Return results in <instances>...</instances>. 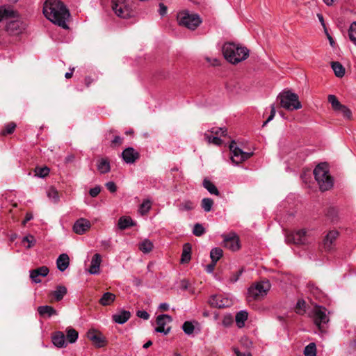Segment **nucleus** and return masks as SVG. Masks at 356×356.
I'll return each instance as SVG.
<instances>
[{
    "label": "nucleus",
    "instance_id": "338daca9",
    "mask_svg": "<svg viewBox=\"0 0 356 356\" xmlns=\"http://www.w3.org/2000/svg\"><path fill=\"white\" fill-rule=\"evenodd\" d=\"M216 264V263L212 262V264L207 265L206 267V271L209 273H213L215 268Z\"/></svg>",
    "mask_w": 356,
    "mask_h": 356
},
{
    "label": "nucleus",
    "instance_id": "0e129e2a",
    "mask_svg": "<svg viewBox=\"0 0 356 356\" xmlns=\"http://www.w3.org/2000/svg\"><path fill=\"white\" fill-rule=\"evenodd\" d=\"M101 245L104 250H107L111 247V240H103L101 241Z\"/></svg>",
    "mask_w": 356,
    "mask_h": 356
},
{
    "label": "nucleus",
    "instance_id": "37998d69",
    "mask_svg": "<svg viewBox=\"0 0 356 356\" xmlns=\"http://www.w3.org/2000/svg\"><path fill=\"white\" fill-rule=\"evenodd\" d=\"M350 40L356 45V22L351 24L348 30Z\"/></svg>",
    "mask_w": 356,
    "mask_h": 356
},
{
    "label": "nucleus",
    "instance_id": "aec40b11",
    "mask_svg": "<svg viewBox=\"0 0 356 356\" xmlns=\"http://www.w3.org/2000/svg\"><path fill=\"white\" fill-rule=\"evenodd\" d=\"M131 317V313L127 310H120L113 315V321L118 324L125 323Z\"/></svg>",
    "mask_w": 356,
    "mask_h": 356
},
{
    "label": "nucleus",
    "instance_id": "4be33fe9",
    "mask_svg": "<svg viewBox=\"0 0 356 356\" xmlns=\"http://www.w3.org/2000/svg\"><path fill=\"white\" fill-rule=\"evenodd\" d=\"M52 342L58 348H63L67 346L65 334L60 331L56 332L53 334Z\"/></svg>",
    "mask_w": 356,
    "mask_h": 356
},
{
    "label": "nucleus",
    "instance_id": "f8f14e48",
    "mask_svg": "<svg viewBox=\"0 0 356 356\" xmlns=\"http://www.w3.org/2000/svg\"><path fill=\"white\" fill-rule=\"evenodd\" d=\"M224 246L232 251H236L240 248L239 238L235 233L222 235Z\"/></svg>",
    "mask_w": 356,
    "mask_h": 356
},
{
    "label": "nucleus",
    "instance_id": "4d7b16f0",
    "mask_svg": "<svg viewBox=\"0 0 356 356\" xmlns=\"http://www.w3.org/2000/svg\"><path fill=\"white\" fill-rule=\"evenodd\" d=\"M136 315L138 317L144 320H148L149 318V314L144 310H138L136 313Z\"/></svg>",
    "mask_w": 356,
    "mask_h": 356
},
{
    "label": "nucleus",
    "instance_id": "680f3d73",
    "mask_svg": "<svg viewBox=\"0 0 356 356\" xmlns=\"http://www.w3.org/2000/svg\"><path fill=\"white\" fill-rule=\"evenodd\" d=\"M159 13L161 16H164L167 13V7L162 3H159Z\"/></svg>",
    "mask_w": 356,
    "mask_h": 356
},
{
    "label": "nucleus",
    "instance_id": "72a5a7b5",
    "mask_svg": "<svg viewBox=\"0 0 356 356\" xmlns=\"http://www.w3.org/2000/svg\"><path fill=\"white\" fill-rule=\"evenodd\" d=\"M222 250L220 248H212L210 252V257L212 262L217 263V261L222 257Z\"/></svg>",
    "mask_w": 356,
    "mask_h": 356
},
{
    "label": "nucleus",
    "instance_id": "79ce46f5",
    "mask_svg": "<svg viewBox=\"0 0 356 356\" xmlns=\"http://www.w3.org/2000/svg\"><path fill=\"white\" fill-rule=\"evenodd\" d=\"M204 138L209 143H213L216 145H220L222 143V140L219 137L210 136L208 133H205Z\"/></svg>",
    "mask_w": 356,
    "mask_h": 356
},
{
    "label": "nucleus",
    "instance_id": "09e8293b",
    "mask_svg": "<svg viewBox=\"0 0 356 356\" xmlns=\"http://www.w3.org/2000/svg\"><path fill=\"white\" fill-rule=\"evenodd\" d=\"M337 111L340 112L345 118L350 119L352 113L350 110L345 105H342Z\"/></svg>",
    "mask_w": 356,
    "mask_h": 356
},
{
    "label": "nucleus",
    "instance_id": "0eeeda50",
    "mask_svg": "<svg viewBox=\"0 0 356 356\" xmlns=\"http://www.w3.org/2000/svg\"><path fill=\"white\" fill-rule=\"evenodd\" d=\"M269 281H262L250 286L248 290V298L259 300L263 298L270 289Z\"/></svg>",
    "mask_w": 356,
    "mask_h": 356
},
{
    "label": "nucleus",
    "instance_id": "dca6fc26",
    "mask_svg": "<svg viewBox=\"0 0 356 356\" xmlns=\"http://www.w3.org/2000/svg\"><path fill=\"white\" fill-rule=\"evenodd\" d=\"M91 226L89 220L86 218H80L77 220L73 226L74 232L77 234H84Z\"/></svg>",
    "mask_w": 356,
    "mask_h": 356
},
{
    "label": "nucleus",
    "instance_id": "de8ad7c7",
    "mask_svg": "<svg viewBox=\"0 0 356 356\" xmlns=\"http://www.w3.org/2000/svg\"><path fill=\"white\" fill-rule=\"evenodd\" d=\"M22 243H24V242L28 243L26 248L29 249L35 245V244L36 243V240L35 239L33 236L29 234L28 236H24L22 238Z\"/></svg>",
    "mask_w": 356,
    "mask_h": 356
},
{
    "label": "nucleus",
    "instance_id": "473e14b6",
    "mask_svg": "<svg viewBox=\"0 0 356 356\" xmlns=\"http://www.w3.org/2000/svg\"><path fill=\"white\" fill-rule=\"evenodd\" d=\"M66 333H67L66 338L69 343H73L77 340L79 334H78V332L76 331L74 328H72V327L67 328L66 330Z\"/></svg>",
    "mask_w": 356,
    "mask_h": 356
},
{
    "label": "nucleus",
    "instance_id": "20e7f679",
    "mask_svg": "<svg viewBox=\"0 0 356 356\" xmlns=\"http://www.w3.org/2000/svg\"><path fill=\"white\" fill-rule=\"evenodd\" d=\"M314 175L321 191H325L332 187L333 179L329 175L328 167L325 163L316 165L314 170Z\"/></svg>",
    "mask_w": 356,
    "mask_h": 356
},
{
    "label": "nucleus",
    "instance_id": "c756f323",
    "mask_svg": "<svg viewBox=\"0 0 356 356\" xmlns=\"http://www.w3.org/2000/svg\"><path fill=\"white\" fill-rule=\"evenodd\" d=\"M331 67L337 77L341 78L344 76L345 68L339 62H332Z\"/></svg>",
    "mask_w": 356,
    "mask_h": 356
},
{
    "label": "nucleus",
    "instance_id": "8fccbe9b",
    "mask_svg": "<svg viewBox=\"0 0 356 356\" xmlns=\"http://www.w3.org/2000/svg\"><path fill=\"white\" fill-rule=\"evenodd\" d=\"M15 127L16 124L15 122H10L6 125L5 129L2 131L1 134L3 135L10 134L14 131Z\"/></svg>",
    "mask_w": 356,
    "mask_h": 356
},
{
    "label": "nucleus",
    "instance_id": "cd10ccee",
    "mask_svg": "<svg viewBox=\"0 0 356 356\" xmlns=\"http://www.w3.org/2000/svg\"><path fill=\"white\" fill-rule=\"evenodd\" d=\"M135 223L133 220L128 216H122L118 220V227L123 230L131 226H134Z\"/></svg>",
    "mask_w": 356,
    "mask_h": 356
},
{
    "label": "nucleus",
    "instance_id": "7ed1b4c3",
    "mask_svg": "<svg viewBox=\"0 0 356 356\" xmlns=\"http://www.w3.org/2000/svg\"><path fill=\"white\" fill-rule=\"evenodd\" d=\"M222 54L229 62L236 64L248 58L249 50L233 42H227L222 47Z\"/></svg>",
    "mask_w": 356,
    "mask_h": 356
},
{
    "label": "nucleus",
    "instance_id": "e2e57ef3",
    "mask_svg": "<svg viewBox=\"0 0 356 356\" xmlns=\"http://www.w3.org/2000/svg\"><path fill=\"white\" fill-rule=\"evenodd\" d=\"M270 114L267 118V122H270L274 118V116L275 115V108L273 104L270 106Z\"/></svg>",
    "mask_w": 356,
    "mask_h": 356
},
{
    "label": "nucleus",
    "instance_id": "7c9ffc66",
    "mask_svg": "<svg viewBox=\"0 0 356 356\" xmlns=\"http://www.w3.org/2000/svg\"><path fill=\"white\" fill-rule=\"evenodd\" d=\"M203 186L212 195H218L219 191L216 186L209 179H204L203 181Z\"/></svg>",
    "mask_w": 356,
    "mask_h": 356
},
{
    "label": "nucleus",
    "instance_id": "bf43d9fd",
    "mask_svg": "<svg viewBox=\"0 0 356 356\" xmlns=\"http://www.w3.org/2000/svg\"><path fill=\"white\" fill-rule=\"evenodd\" d=\"M106 186L107 188V189L111 192V193H114L117 190V187H116V185L113 182V181H109V182H107L106 184Z\"/></svg>",
    "mask_w": 356,
    "mask_h": 356
},
{
    "label": "nucleus",
    "instance_id": "a211bd4d",
    "mask_svg": "<svg viewBox=\"0 0 356 356\" xmlns=\"http://www.w3.org/2000/svg\"><path fill=\"white\" fill-rule=\"evenodd\" d=\"M102 263V256L99 253H95L92 257L89 273L91 275H98L100 272L99 267Z\"/></svg>",
    "mask_w": 356,
    "mask_h": 356
},
{
    "label": "nucleus",
    "instance_id": "a18cd8bd",
    "mask_svg": "<svg viewBox=\"0 0 356 356\" xmlns=\"http://www.w3.org/2000/svg\"><path fill=\"white\" fill-rule=\"evenodd\" d=\"M47 196L50 200H51L54 202H58L59 200V196L58 194V191L54 188H50L47 191Z\"/></svg>",
    "mask_w": 356,
    "mask_h": 356
},
{
    "label": "nucleus",
    "instance_id": "6e6552de",
    "mask_svg": "<svg viewBox=\"0 0 356 356\" xmlns=\"http://www.w3.org/2000/svg\"><path fill=\"white\" fill-rule=\"evenodd\" d=\"M111 6L119 17L127 18L131 16V8L127 0H111Z\"/></svg>",
    "mask_w": 356,
    "mask_h": 356
},
{
    "label": "nucleus",
    "instance_id": "6e6d98bb",
    "mask_svg": "<svg viewBox=\"0 0 356 356\" xmlns=\"http://www.w3.org/2000/svg\"><path fill=\"white\" fill-rule=\"evenodd\" d=\"M100 191L101 187L99 186H96L95 187L90 189L89 194L91 197H95L99 194Z\"/></svg>",
    "mask_w": 356,
    "mask_h": 356
},
{
    "label": "nucleus",
    "instance_id": "2eb2a0df",
    "mask_svg": "<svg viewBox=\"0 0 356 356\" xmlns=\"http://www.w3.org/2000/svg\"><path fill=\"white\" fill-rule=\"evenodd\" d=\"M124 161L128 164L134 163L139 158V153L133 147H127L122 152Z\"/></svg>",
    "mask_w": 356,
    "mask_h": 356
},
{
    "label": "nucleus",
    "instance_id": "39448f33",
    "mask_svg": "<svg viewBox=\"0 0 356 356\" xmlns=\"http://www.w3.org/2000/svg\"><path fill=\"white\" fill-rule=\"evenodd\" d=\"M277 99L280 101L281 106L288 111L298 110L302 108L298 96L289 90L280 93Z\"/></svg>",
    "mask_w": 356,
    "mask_h": 356
},
{
    "label": "nucleus",
    "instance_id": "e433bc0d",
    "mask_svg": "<svg viewBox=\"0 0 356 356\" xmlns=\"http://www.w3.org/2000/svg\"><path fill=\"white\" fill-rule=\"evenodd\" d=\"M304 355L305 356H316V347L314 343H310L305 346L304 350Z\"/></svg>",
    "mask_w": 356,
    "mask_h": 356
},
{
    "label": "nucleus",
    "instance_id": "b1692460",
    "mask_svg": "<svg viewBox=\"0 0 356 356\" xmlns=\"http://www.w3.org/2000/svg\"><path fill=\"white\" fill-rule=\"evenodd\" d=\"M38 312L41 316L51 317L53 315H57V311L49 305L40 306L38 307Z\"/></svg>",
    "mask_w": 356,
    "mask_h": 356
},
{
    "label": "nucleus",
    "instance_id": "a878e982",
    "mask_svg": "<svg viewBox=\"0 0 356 356\" xmlns=\"http://www.w3.org/2000/svg\"><path fill=\"white\" fill-rule=\"evenodd\" d=\"M67 292V288L63 285H58L56 289L51 292L56 301L61 300Z\"/></svg>",
    "mask_w": 356,
    "mask_h": 356
},
{
    "label": "nucleus",
    "instance_id": "c9c22d12",
    "mask_svg": "<svg viewBox=\"0 0 356 356\" xmlns=\"http://www.w3.org/2000/svg\"><path fill=\"white\" fill-rule=\"evenodd\" d=\"M327 99L329 103L331 104L332 108L335 111H338L343 105L339 102L336 96L334 95H329Z\"/></svg>",
    "mask_w": 356,
    "mask_h": 356
},
{
    "label": "nucleus",
    "instance_id": "13d9d810",
    "mask_svg": "<svg viewBox=\"0 0 356 356\" xmlns=\"http://www.w3.org/2000/svg\"><path fill=\"white\" fill-rule=\"evenodd\" d=\"M123 138L119 136H115L111 141L112 146H117L122 144Z\"/></svg>",
    "mask_w": 356,
    "mask_h": 356
},
{
    "label": "nucleus",
    "instance_id": "ddd939ff",
    "mask_svg": "<svg viewBox=\"0 0 356 356\" xmlns=\"http://www.w3.org/2000/svg\"><path fill=\"white\" fill-rule=\"evenodd\" d=\"M172 321V317L168 314L159 315L156 318V324L158 326L155 328V331L156 332L163 333L165 335L168 334L170 331V328L168 327L165 329V325Z\"/></svg>",
    "mask_w": 356,
    "mask_h": 356
},
{
    "label": "nucleus",
    "instance_id": "69168bd1",
    "mask_svg": "<svg viewBox=\"0 0 356 356\" xmlns=\"http://www.w3.org/2000/svg\"><path fill=\"white\" fill-rule=\"evenodd\" d=\"M234 353L236 356H251V354L248 351L241 353L237 348H234Z\"/></svg>",
    "mask_w": 356,
    "mask_h": 356
},
{
    "label": "nucleus",
    "instance_id": "f704fd0d",
    "mask_svg": "<svg viewBox=\"0 0 356 356\" xmlns=\"http://www.w3.org/2000/svg\"><path fill=\"white\" fill-rule=\"evenodd\" d=\"M195 207V205L194 202H193L191 200H184L182 202H181L178 205V209L181 211H191L194 209Z\"/></svg>",
    "mask_w": 356,
    "mask_h": 356
},
{
    "label": "nucleus",
    "instance_id": "1a4fd4ad",
    "mask_svg": "<svg viewBox=\"0 0 356 356\" xmlns=\"http://www.w3.org/2000/svg\"><path fill=\"white\" fill-rule=\"evenodd\" d=\"M229 149L231 152V161L235 165L246 161L252 156V152H246L243 151L241 148L236 146L234 140H232L229 145Z\"/></svg>",
    "mask_w": 356,
    "mask_h": 356
},
{
    "label": "nucleus",
    "instance_id": "58836bf2",
    "mask_svg": "<svg viewBox=\"0 0 356 356\" xmlns=\"http://www.w3.org/2000/svg\"><path fill=\"white\" fill-rule=\"evenodd\" d=\"M295 311L298 314H303L306 312V302L302 299H299L296 305Z\"/></svg>",
    "mask_w": 356,
    "mask_h": 356
},
{
    "label": "nucleus",
    "instance_id": "4c0bfd02",
    "mask_svg": "<svg viewBox=\"0 0 356 356\" xmlns=\"http://www.w3.org/2000/svg\"><path fill=\"white\" fill-rule=\"evenodd\" d=\"M182 330L186 334L190 336L193 333L195 326L191 321H185L182 325Z\"/></svg>",
    "mask_w": 356,
    "mask_h": 356
},
{
    "label": "nucleus",
    "instance_id": "3c124183",
    "mask_svg": "<svg viewBox=\"0 0 356 356\" xmlns=\"http://www.w3.org/2000/svg\"><path fill=\"white\" fill-rule=\"evenodd\" d=\"M33 270L36 272V273L41 277H46L49 273V268L44 266L33 269Z\"/></svg>",
    "mask_w": 356,
    "mask_h": 356
},
{
    "label": "nucleus",
    "instance_id": "5fc2aeb1",
    "mask_svg": "<svg viewBox=\"0 0 356 356\" xmlns=\"http://www.w3.org/2000/svg\"><path fill=\"white\" fill-rule=\"evenodd\" d=\"M243 272V269L241 268L238 272H236V273L233 274L232 275V277L229 278L230 282L232 283L236 282L238 280L240 276L242 275Z\"/></svg>",
    "mask_w": 356,
    "mask_h": 356
},
{
    "label": "nucleus",
    "instance_id": "49530a36",
    "mask_svg": "<svg viewBox=\"0 0 356 356\" xmlns=\"http://www.w3.org/2000/svg\"><path fill=\"white\" fill-rule=\"evenodd\" d=\"M205 233L204 227L200 223H196L193 229V234L196 236H200Z\"/></svg>",
    "mask_w": 356,
    "mask_h": 356
},
{
    "label": "nucleus",
    "instance_id": "9d476101",
    "mask_svg": "<svg viewBox=\"0 0 356 356\" xmlns=\"http://www.w3.org/2000/svg\"><path fill=\"white\" fill-rule=\"evenodd\" d=\"M285 240L289 243L303 245L309 243V236L305 229H299L287 234Z\"/></svg>",
    "mask_w": 356,
    "mask_h": 356
},
{
    "label": "nucleus",
    "instance_id": "393cba45",
    "mask_svg": "<svg viewBox=\"0 0 356 356\" xmlns=\"http://www.w3.org/2000/svg\"><path fill=\"white\" fill-rule=\"evenodd\" d=\"M191 245L187 243L184 245L183 251L181 257V263L186 264L188 263L191 259Z\"/></svg>",
    "mask_w": 356,
    "mask_h": 356
},
{
    "label": "nucleus",
    "instance_id": "412c9836",
    "mask_svg": "<svg viewBox=\"0 0 356 356\" xmlns=\"http://www.w3.org/2000/svg\"><path fill=\"white\" fill-rule=\"evenodd\" d=\"M70 265V257L66 253L60 254L56 259V266L60 272L65 271Z\"/></svg>",
    "mask_w": 356,
    "mask_h": 356
},
{
    "label": "nucleus",
    "instance_id": "5701e85b",
    "mask_svg": "<svg viewBox=\"0 0 356 356\" xmlns=\"http://www.w3.org/2000/svg\"><path fill=\"white\" fill-rule=\"evenodd\" d=\"M97 168L101 174H105L111 170V165L108 160L102 158L97 161Z\"/></svg>",
    "mask_w": 356,
    "mask_h": 356
},
{
    "label": "nucleus",
    "instance_id": "6ab92c4d",
    "mask_svg": "<svg viewBox=\"0 0 356 356\" xmlns=\"http://www.w3.org/2000/svg\"><path fill=\"white\" fill-rule=\"evenodd\" d=\"M209 305L213 307L222 308L228 306V300L220 295H213L209 300Z\"/></svg>",
    "mask_w": 356,
    "mask_h": 356
},
{
    "label": "nucleus",
    "instance_id": "a19ab883",
    "mask_svg": "<svg viewBox=\"0 0 356 356\" xmlns=\"http://www.w3.org/2000/svg\"><path fill=\"white\" fill-rule=\"evenodd\" d=\"M151 209V202L148 200L143 201L139 208V212L141 215H145Z\"/></svg>",
    "mask_w": 356,
    "mask_h": 356
},
{
    "label": "nucleus",
    "instance_id": "f3484780",
    "mask_svg": "<svg viewBox=\"0 0 356 356\" xmlns=\"http://www.w3.org/2000/svg\"><path fill=\"white\" fill-rule=\"evenodd\" d=\"M339 233L336 230L330 231L323 240V247L326 251H330L333 248L334 243Z\"/></svg>",
    "mask_w": 356,
    "mask_h": 356
},
{
    "label": "nucleus",
    "instance_id": "603ef678",
    "mask_svg": "<svg viewBox=\"0 0 356 356\" xmlns=\"http://www.w3.org/2000/svg\"><path fill=\"white\" fill-rule=\"evenodd\" d=\"M208 131L210 132L211 134H215L217 136L218 134L224 135L225 134V132L227 131V130L225 128H222V127H213Z\"/></svg>",
    "mask_w": 356,
    "mask_h": 356
},
{
    "label": "nucleus",
    "instance_id": "f257e3e1",
    "mask_svg": "<svg viewBox=\"0 0 356 356\" xmlns=\"http://www.w3.org/2000/svg\"><path fill=\"white\" fill-rule=\"evenodd\" d=\"M45 17L58 26L68 29L67 24L70 14L69 10L60 0H46L43 5Z\"/></svg>",
    "mask_w": 356,
    "mask_h": 356
},
{
    "label": "nucleus",
    "instance_id": "423d86ee",
    "mask_svg": "<svg viewBox=\"0 0 356 356\" xmlns=\"http://www.w3.org/2000/svg\"><path fill=\"white\" fill-rule=\"evenodd\" d=\"M179 24L188 29H195L201 23L200 16L195 13H190L188 11L180 12L177 15Z\"/></svg>",
    "mask_w": 356,
    "mask_h": 356
},
{
    "label": "nucleus",
    "instance_id": "c03bdc74",
    "mask_svg": "<svg viewBox=\"0 0 356 356\" xmlns=\"http://www.w3.org/2000/svg\"><path fill=\"white\" fill-rule=\"evenodd\" d=\"M35 172L38 177L44 178L49 175V168L47 167L36 168Z\"/></svg>",
    "mask_w": 356,
    "mask_h": 356
},
{
    "label": "nucleus",
    "instance_id": "bb28decb",
    "mask_svg": "<svg viewBox=\"0 0 356 356\" xmlns=\"http://www.w3.org/2000/svg\"><path fill=\"white\" fill-rule=\"evenodd\" d=\"M115 300V295L111 292L104 293L100 298L99 302L102 306L110 305Z\"/></svg>",
    "mask_w": 356,
    "mask_h": 356
},
{
    "label": "nucleus",
    "instance_id": "2f4dec72",
    "mask_svg": "<svg viewBox=\"0 0 356 356\" xmlns=\"http://www.w3.org/2000/svg\"><path fill=\"white\" fill-rule=\"evenodd\" d=\"M152 248L153 243L149 239H145L139 244V249L143 253H149Z\"/></svg>",
    "mask_w": 356,
    "mask_h": 356
},
{
    "label": "nucleus",
    "instance_id": "864d4df0",
    "mask_svg": "<svg viewBox=\"0 0 356 356\" xmlns=\"http://www.w3.org/2000/svg\"><path fill=\"white\" fill-rule=\"evenodd\" d=\"M40 275H38V274L36 273V272H35L34 270H30V278L33 282L37 284L41 282V279L40 278Z\"/></svg>",
    "mask_w": 356,
    "mask_h": 356
},
{
    "label": "nucleus",
    "instance_id": "f03ea898",
    "mask_svg": "<svg viewBox=\"0 0 356 356\" xmlns=\"http://www.w3.org/2000/svg\"><path fill=\"white\" fill-rule=\"evenodd\" d=\"M10 19L6 24L7 32L13 35L22 33L26 29V24L19 19L17 13L10 6H0V22Z\"/></svg>",
    "mask_w": 356,
    "mask_h": 356
},
{
    "label": "nucleus",
    "instance_id": "9b49d317",
    "mask_svg": "<svg viewBox=\"0 0 356 356\" xmlns=\"http://www.w3.org/2000/svg\"><path fill=\"white\" fill-rule=\"evenodd\" d=\"M314 321L315 325L321 330L329 322L327 309L323 307H318L314 312Z\"/></svg>",
    "mask_w": 356,
    "mask_h": 356
},
{
    "label": "nucleus",
    "instance_id": "052dcab7",
    "mask_svg": "<svg viewBox=\"0 0 356 356\" xmlns=\"http://www.w3.org/2000/svg\"><path fill=\"white\" fill-rule=\"evenodd\" d=\"M308 287L309 289V290L314 294V295H319L320 294V290L318 289V288L315 286L314 284L313 283H309L308 284Z\"/></svg>",
    "mask_w": 356,
    "mask_h": 356
},
{
    "label": "nucleus",
    "instance_id": "c85d7f7f",
    "mask_svg": "<svg viewBox=\"0 0 356 356\" xmlns=\"http://www.w3.org/2000/svg\"><path fill=\"white\" fill-rule=\"evenodd\" d=\"M248 314L245 310L238 312L236 315V323L239 328H241L245 325V321L248 319Z\"/></svg>",
    "mask_w": 356,
    "mask_h": 356
},
{
    "label": "nucleus",
    "instance_id": "774afa93",
    "mask_svg": "<svg viewBox=\"0 0 356 356\" xmlns=\"http://www.w3.org/2000/svg\"><path fill=\"white\" fill-rule=\"evenodd\" d=\"M159 309L162 311H167L169 309V305L166 302L161 303L159 306Z\"/></svg>",
    "mask_w": 356,
    "mask_h": 356
},
{
    "label": "nucleus",
    "instance_id": "ea45409f",
    "mask_svg": "<svg viewBox=\"0 0 356 356\" xmlns=\"http://www.w3.org/2000/svg\"><path fill=\"white\" fill-rule=\"evenodd\" d=\"M213 201L211 198H203L202 200L201 206L205 212H209L211 210Z\"/></svg>",
    "mask_w": 356,
    "mask_h": 356
},
{
    "label": "nucleus",
    "instance_id": "4468645a",
    "mask_svg": "<svg viewBox=\"0 0 356 356\" xmlns=\"http://www.w3.org/2000/svg\"><path fill=\"white\" fill-rule=\"evenodd\" d=\"M87 337L98 347H103L106 344L105 337L101 332L95 330H90L87 333Z\"/></svg>",
    "mask_w": 356,
    "mask_h": 356
}]
</instances>
